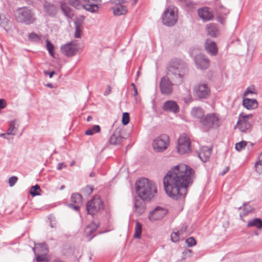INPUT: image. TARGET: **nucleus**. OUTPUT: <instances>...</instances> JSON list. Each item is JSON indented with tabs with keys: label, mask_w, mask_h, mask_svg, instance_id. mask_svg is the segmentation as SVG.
Here are the masks:
<instances>
[{
	"label": "nucleus",
	"mask_w": 262,
	"mask_h": 262,
	"mask_svg": "<svg viewBox=\"0 0 262 262\" xmlns=\"http://www.w3.org/2000/svg\"><path fill=\"white\" fill-rule=\"evenodd\" d=\"M197 12L198 16L203 21H210L214 17L213 11L209 7H203L200 8Z\"/></svg>",
	"instance_id": "nucleus-14"
},
{
	"label": "nucleus",
	"mask_w": 262,
	"mask_h": 262,
	"mask_svg": "<svg viewBox=\"0 0 262 262\" xmlns=\"http://www.w3.org/2000/svg\"><path fill=\"white\" fill-rule=\"evenodd\" d=\"M205 49L208 53L212 56H215L217 53V48L215 42L211 40H207L205 44Z\"/></svg>",
	"instance_id": "nucleus-22"
},
{
	"label": "nucleus",
	"mask_w": 262,
	"mask_h": 262,
	"mask_svg": "<svg viewBox=\"0 0 262 262\" xmlns=\"http://www.w3.org/2000/svg\"><path fill=\"white\" fill-rule=\"evenodd\" d=\"M7 105L6 101L4 99H0V110L6 107Z\"/></svg>",
	"instance_id": "nucleus-54"
},
{
	"label": "nucleus",
	"mask_w": 262,
	"mask_h": 262,
	"mask_svg": "<svg viewBox=\"0 0 262 262\" xmlns=\"http://www.w3.org/2000/svg\"><path fill=\"white\" fill-rule=\"evenodd\" d=\"M81 205V204H75V205H73V204H69L68 206L69 207L71 208L72 209L77 211L79 209Z\"/></svg>",
	"instance_id": "nucleus-52"
},
{
	"label": "nucleus",
	"mask_w": 262,
	"mask_h": 262,
	"mask_svg": "<svg viewBox=\"0 0 262 262\" xmlns=\"http://www.w3.org/2000/svg\"><path fill=\"white\" fill-rule=\"evenodd\" d=\"M46 47L48 50L49 54L52 56L54 57V52L53 50L54 49V46L51 43V42L49 40H46Z\"/></svg>",
	"instance_id": "nucleus-44"
},
{
	"label": "nucleus",
	"mask_w": 262,
	"mask_h": 262,
	"mask_svg": "<svg viewBox=\"0 0 262 262\" xmlns=\"http://www.w3.org/2000/svg\"><path fill=\"white\" fill-rule=\"evenodd\" d=\"M142 231V225L139 222H136L135 228V233L134 235V237L136 238H140Z\"/></svg>",
	"instance_id": "nucleus-33"
},
{
	"label": "nucleus",
	"mask_w": 262,
	"mask_h": 262,
	"mask_svg": "<svg viewBox=\"0 0 262 262\" xmlns=\"http://www.w3.org/2000/svg\"><path fill=\"white\" fill-rule=\"evenodd\" d=\"M243 105L248 110H252L257 106V102L254 99H245L243 100Z\"/></svg>",
	"instance_id": "nucleus-28"
},
{
	"label": "nucleus",
	"mask_w": 262,
	"mask_h": 262,
	"mask_svg": "<svg viewBox=\"0 0 262 262\" xmlns=\"http://www.w3.org/2000/svg\"><path fill=\"white\" fill-rule=\"evenodd\" d=\"M40 190L39 185H36L32 186L30 189V194L32 196H36L39 194V191Z\"/></svg>",
	"instance_id": "nucleus-43"
},
{
	"label": "nucleus",
	"mask_w": 262,
	"mask_h": 262,
	"mask_svg": "<svg viewBox=\"0 0 262 262\" xmlns=\"http://www.w3.org/2000/svg\"><path fill=\"white\" fill-rule=\"evenodd\" d=\"M194 61L197 69L201 70H206L210 65L209 59L202 54H199L195 56Z\"/></svg>",
	"instance_id": "nucleus-13"
},
{
	"label": "nucleus",
	"mask_w": 262,
	"mask_h": 262,
	"mask_svg": "<svg viewBox=\"0 0 262 262\" xmlns=\"http://www.w3.org/2000/svg\"><path fill=\"white\" fill-rule=\"evenodd\" d=\"M99 226V224L93 222L89 224L85 229L84 234L88 237L92 235L94 232L96 231V229Z\"/></svg>",
	"instance_id": "nucleus-27"
},
{
	"label": "nucleus",
	"mask_w": 262,
	"mask_h": 262,
	"mask_svg": "<svg viewBox=\"0 0 262 262\" xmlns=\"http://www.w3.org/2000/svg\"><path fill=\"white\" fill-rule=\"evenodd\" d=\"M62 53L67 56H72L76 52V46L73 43H69L61 47Z\"/></svg>",
	"instance_id": "nucleus-19"
},
{
	"label": "nucleus",
	"mask_w": 262,
	"mask_h": 262,
	"mask_svg": "<svg viewBox=\"0 0 262 262\" xmlns=\"http://www.w3.org/2000/svg\"><path fill=\"white\" fill-rule=\"evenodd\" d=\"M194 179V170L185 164H180L170 169L163 178L165 192L173 200H183Z\"/></svg>",
	"instance_id": "nucleus-1"
},
{
	"label": "nucleus",
	"mask_w": 262,
	"mask_h": 262,
	"mask_svg": "<svg viewBox=\"0 0 262 262\" xmlns=\"http://www.w3.org/2000/svg\"><path fill=\"white\" fill-rule=\"evenodd\" d=\"M256 171L259 174H262V155L259 157V160L255 164Z\"/></svg>",
	"instance_id": "nucleus-42"
},
{
	"label": "nucleus",
	"mask_w": 262,
	"mask_h": 262,
	"mask_svg": "<svg viewBox=\"0 0 262 262\" xmlns=\"http://www.w3.org/2000/svg\"><path fill=\"white\" fill-rule=\"evenodd\" d=\"M61 9L66 16L71 17L73 15L71 9L66 3H61Z\"/></svg>",
	"instance_id": "nucleus-35"
},
{
	"label": "nucleus",
	"mask_w": 262,
	"mask_h": 262,
	"mask_svg": "<svg viewBox=\"0 0 262 262\" xmlns=\"http://www.w3.org/2000/svg\"><path fill=\"white\" fill-rule=\"evenodd\" d=\"M15 17L17 21L27 25L33 24L36 20L34 11L26 7L17 9Z\"/></svg>",
	"instance_id": "nucleus-4"
},
{
	"label": "nucleus",
	"mask_w": 262,
	"mask_h": 262,
	"mask_svg": "<svg viewBox=\"0 0 262 262\" xmlns=\"http://www.w3.org/2000/svg\"><path fill=\"white\" fill-rule=\"evenodd\" d=\"M17 128L15 126V121L13 120L9 123V127L7 129V134L14 136L16 134Z\"/></svg>",
	"instance_id": "nucleus-34"
},
{
	"label": "nucleus",
	"mask_w": 262,
	"mask_h": 262,
	"mask_svg": "<svg viewBox=\"0 0 262 262\" xmlns=\"http://www.w3.org/2000/svg\"><path fill=\"white\" fill-rule=\"evenodd\" d=\"M229 13V10L223 6H221L220 8H219L217 13V17L218 21L221 24H224L226 18V15Z\"/></svg>",
	"instance_id": "nucleus-24"
},
{
	"label": "nucleus",
	"mask_w": 262,
	"mask_h": 262,
	"mask_svg": "<svg viewBox=\"0 0 262 262\" xmlns=\"http://www.w3.org/2000/svg\"><path fill=\"white\" fill-rule=\"evenodd\" d=\"M100 127L98 125H95L91 128L87 129L85 134L86 135L91 136L93 135L94 133H98L100 132Z\"/></svg>",
	"instance_id": "nucleus-39"
},
{
	"label": "nucleus",
	"mask_w": 262,
	"mask_h": 262,
	"mask_svg": "<svg viewBox=\"0 0 262 262\" xmlns=\"http://www.w3.org/2000/svg\"><path fill=\"white\" fill-rule=\"evenodd\" d=\"M34 253L36 255V261L37 262H47L48 261V259L47 257V253H42L39 254V252L34 251Z\"/></svg>",
	"instance_id": "nucleus-37"
},
{
	"label": "nucleus",
	"mask_w": 262,
	"mask_h": 262,
	"mask_svg": "<svg viewBox=\"0 0 262 262\" xmlns=\"http://www.w3.org/2000/svg\"><path fill=\"white\" fill-rule=\"evenodd\" d=\"M113 10L114 14L117 16L125 14L127 12V8L125 6L120 4V3L115 5L113 8Z\"/></svg>",
	"instance_id": "nucleus-26"
},
{
	"label": "nucleus",
	"mask_w": 262,
	"mask_h": 262,
	"mask_svg": "<svg viewBox=\"0 0 262 262\" xmlns=\"http://www.w3.org/2000/svg\"><path fill=\"white\" fill-rule=\"evenodd\" d=\"M134 96H137L138 95V91H137V89L136 88H134Z\"/></svg>",
	"instance_id": "nucleus-63"
},
{
	"label": "nucleus",
	"mask_w": 262,
	"mask_h": 262,
	"mask_svg": "<svg viewBox=\"0 0 262 262\" xmlns=\"http://www.w3.org/2000/svg\"><path fill=\"white\" fill-rule=\"evenodd\" d=\"M69 4L76 9H80L82 7V1L83 0H68Z\"/></svg>",
	"instance_id": "nucleus-41"
},
{
	"label": "nucleus",
	"mask_w": 262,
	"mask_h": 262,
	"mask_svg": "<svg viewBox=\"0 0 262 262\" xmlns=\"http://www.w3.org/2000/svg\"><path fill=\"white\" fill-rule=\"evenodd\" d=\"M95 176V173L94 172H91L90 174V177H94Z\"/></svg>",
	"instance_id": "nucleus-64"
},
{
	"label": "nucleus",
	"mask_w": 262,
	"mask_h": 262,
	"mask_svg": "<svg viewBox=\"0 0 262 262\" xmlns=\"http://www.w3.org/2000/svg\"><path fill=\"white\" fill-rule=\"evenodd\" d=\"M191 115L194 118L203 119L204 111L201 107H193L191 111Z\"/></svg>",
	"instance_id": "nucleus-31"
},
{
	"label": "nucleus",
	"mask_w": 262,
	"mask_h": 262,
	"mask_svg": "<svg viewBox=\"0 0 262 262\" xmlns=\"http://www.w3.org/2000/svg\"><path fill=\"white\" fill-rule=\"evenodd\" d=\"M252 117V115L251 114H240L238 116V120L235 127L239 129L242 132H249L251 130L252 126L250 121Z\"/></svg>",
	"instance_id": "nucleus-7"
},
{
	"label": "nucleus",
	"mask_w": 262,
	"mask_h": 262,
	"mask_svg": "<svg viewBox=\"0 0 262 262\" xmlns=\"http://www.w3.org/2000/svg\"><path fill=\"white\" fill-rule=\"evenodd\" d=\"M136 186L138 195L143 200L150 201L157 193L155 183L146 178H142L137 181Z\"/></svg>",
	"instance_id": "nucleus-2"
},
{
	"label": "nucleus",
	"mask_w": 262,
	"mask_h": 262,
	"mask_svg": "<svg viewBox=\"0 0 262 262\" xmlns=\"http://www.w3.org/2000/svg\"><path fill=\"white\" fill-rule=\"evenodd\" d=\"M169 145V138L166 135H162L156 139L152 142V147L156 152H162L165 150Z\"/></svg>",
	"instance_id": "nucleus-10"
},
{
	"label": "nucleus",
	"mask_w": 262,
	"mask_h": 262,
	"mask_svg": "<svg viewBox=\"0 0 262 262\" xmlns=\"http://www.w3.org/2000/svg\"><path fill=\"white\" fill-rule=\"evenodd\" d=\"M71 201L74 204H82V197L78 193H73L71 196Z\"/></svg>",
	"instance_id": "nucleus-40"
},
{
	"label": "nucleus",
	"mask_w": 262,
	"mask_h": 262,
	"mask_svg": "<svg viewBox=\"0 0 262 262\" xmlns=\"http://www.w3.org/2000/svg\"><path fill=\"white\" fill-rule=\"evenodd\" d=\"M204 128L209 129L220 126V121L219 116L215 113H211L205 116L200 121Z\"/></svg>",
	"instance_id": "nucleus-6"
},
{
	"label": "nucleus",
	"mask_w": 262,
	"mask_h": 262,
	"mask_svg": "<svg viewBox=\"0 0 262 262\" xmlns=\"http://www.w3.org/2000/svg\"><path fill=\"white\" fill-rule=\"evenodd\" d=\"M129 121V115L128 113H124L122 115V122L123 125H127Z\"/></svg>",
	"instance_id": "nucleus-47"
},
{
	"label": "nucleus",
	"mask_w": 262,
	"mask_h": 262,
	"mask_svg": "<svg viewBox=\"0 0 262 262\" xmlns=\"http://www.w3.org/2000/svg\"><path fill=\"white\" fill-rule=\"evenodd\" d=\"M207 32L208 35L215 37L218 34V29L214 24H209L207 26Z\"/></svg>",
	"instance_id": "nucleus-30"
},
{
	"label": "nucleus",
	"mask_w": 262,
	"mask_h": 262,
	"mask_svg": "<svg viewBox=\"0 0 262 262\" xmlns=\"http://www.w3.org/2000/svg\"><path fill=\"white\" fill-rule=\"evenodd\" d=\"M34 251L47 253L48 251L47 245L45 243L38 244L36 246Z\"/></svg>",
	"instance_id": "nucleus-36"
},
{
	"label": "nucleus",
	"mask_w": 262,
	"mask_h": 262,
	"mask_svg": "<svg viewBox=\"0 0 262 262\" xmlns=\"http://www.w3.org/2000/svg\"><path fill=\"white\" fill-rule=\"evenodd\" d=\"M177 20V8L173 6H168L163 14L162 21L163 24L169 27L173 26Z\"/></svg>",
	"instance_id": "nucleus-5"
},
{
	"label": "nucleus",
	"mask_w": 262,
	"mask_h": 262,
	"mask_svg": "<svg viewBox=\"0 0 262 262\" xmlns=\"http://www.w3.org/2000/svg\"><path fill=\"white\" fill-rule=\"evenodd\" d=\"M239 209H242V207L239 208ZM243 213L240 214V217L242 219L243 215L245 216L249 213L253 209L252 207L249 204V203H244L243 204Z\"/></svg>",
	"instance_id": "nucleus-32"
},
{
	"label": "nucleus",
	"mask_w": 262,
	"mask_h": 262,
	"mask_svg": "<svg viewBox=\"0 0 262 262\" xmlns=\"http://www.w3.org/2000/svg\"><path fill=\"white\" fill-rule=\"evenodd\" d=\"M162 109L164 111L177 113L179 111V106L174 101L168 100L164 102Z\"/></svg>",
	"instance_id": "nucleus-17"
},
{
	"label": "nucleus",
	"mask_w": 262,
	"mask_h": 262,
	"mask_svg": "<svg viewBox=\"0 0 262 262\" xmlns=\"http://www.w3.org/2000/svg\"><path fill=\"white\" fill-rule=\"evenodd\" d=\"M247 145V142L246 141H241L235 144V149L237 151H241L242 149L245 148Z\"/></svg>",
	"instance_id": "nucleus-46"
},
{
	"label": "nucleus",
	"mask_w": 262,
	"mask_h": 262,
	"mask_svg": "<svg viewBox=\"0 0 262 262\" xmlns=\"http://www.w3.org/2000/svg\"><path fill=\"white\" fill-rule=\"evenodd\" d=\"M9 20L4 14H0V26L3 27L6 26L8 23Z\"/></svg>",
	"instance_id": "nucleus-45"
},
{
	"label": "nucleus",
	"mask_w": 262,
	"mask_h": 262,
	"mask_svg": "<svg viewBox=\"0 0 262 262\" xmlns=\"http://www.w3.org/2000/svg\"><path fill=\"white\" fill-rule=\"evenodd\" d=\"M253 93L252 91H251L249 88H247L245 92H244V96H247L249 94Z\"/></svg>",
	"instance_id": "nucleus-59"
},
{
	"label": "nucleus",
	"mask_w": 262,
	"mask_h": 262,
	"mask_svg": "<svg viewBox=\"0 0 262 262\" xmlns=\"http://www.w3.org/2000/svg\"><path fill=\"white\" fill-rule=\"evenodd\" d=\"M67 167V165L63 162L59 163L57 164V169L58 170H61L63 168H66Z\"/></svg>",
	"instance_id": "nucleus-55"
},
{
	"label": "nucleus",
	"mask_w": 262,
	"mask_h": 262,
	"mask_svg": "<svg viewBox=\"0 0 262 262\" xmlns=\"http://www.w3.org/2000/svg\"><path fill=\"white\" fill-rule=\"evenodd\" d=\"M104 208L103 203L100 197L96 196L89 201L86 209L89 214L94 215Z\"/></svg>",
	"instance_id": "nucleus-8"
},
{
	"label": "nucleus",
	"mask_w": 262,
	"mask_h": 262,
	"mask_svg": "<svg viewBox=\"0 0 262 262\" xmlns=\"http://www.w3.org/2000/svg\"><path fill=\"white\" fill-rule=\"evenodd\" d=\"M114 2L117 3L116 0H113ZM129 1V0H118V3H127Z\"/></svg>",
	"instance_id": "nucleus-61"
},
{
	"label": "nucleus",
	"mask_w": 262,
	"mask_h": 262,
	"mask_svg": "<svg viewBox=\"0 0 262 262\" xmlns=\"http://www.w3.org/2000/svg\"><path fill=\"white\" fill-rule=\"evenodd\" d=\"M170 77L167 76H163L161 80L160 88L162 94L165 95H170L173 91V83L170 81Z\"/></svg>",
	"instance_id": "nucleus-12"
},
{
	"label": "nucleus",
	"mask_w": 262,
	"mask_h": 262,
	"mask_svg": "<svg viewBox=\"0 0 262 262\" xmlns=\"http://www.w3.org/2000/svg\"><path fill=\"white\" fill-rule=\"evenodd\" d=\"M138 2V0H133V1L132 2V3H131V5L132 6H134L136 4V3H137Z\"/></svg>",
	"instance_id": "nucleus-62"
},
{
	"label": "nucleus",
	"mask_w": 262,
	"mask_h": 262,
	"mask_svg": "<svg viewBox=\"0 0 262 262\" xmlns=\"http://www.w3.org/2000/svg\"><path fill=\"white\" fill-rule=\"evenodd\" d=\"M111 91V88L110 86L108 85L106 90L105 91L104 95L105 96L108 95Z\"/></svg>",
	"instance_id": "nucleus-57"
},
{
	"label": "nucleus",
	"mask_w": 262,
	"mask_h": 262,
	"mask_svg": "<svg viewBox=\"0 0 262 262\" xmlns=\"http://www.w3.org/2000/svg\"><path fill=\"white\" fill-rule=\"evenodd\" d=\"M46 12L50 16H54L56 13V9L53 5L48 4L45 5Z\"/></svg>",
	"instance_id": "nucleus-38"
},
{
	"label": "nucleus",
	"mask_w": 262,
	"mask_h": 262,
	"mask_svg": "<svg viewBox=\"0 0 262 262\" xmlns=\"http://www.w3.org/2000/svg\"><path fill=\"white\" fill-rule=\"evenodd\" d=\"M185 6L188 10L192 11L196 8V4L192 2H186Z\"/></svg>",
	"instance_id": "nucleus-48"
},
{
	"label": "nucleus",
	"mask_w": 262,
	"mask_h": 262,
	"mask_svg": "<svg viewBox=\"0 0 262 262\" xmlns=\"http://www.w3.org/2000/svg\"><path fill=\"white\" fill-rule=\"evenodd\" d=\"M9 135V134H7V132L6 133L0 134V137H3L4 138L8 140L9 139V138L8 137Z\"/></svg>",
	"instance_id": "nucleus-60"
},
{
	"label": "nucleus",
	"mask_w": 262,
	"mask_h": 262,
	"mask_svg": "<svg viewBox=\"0 0 262 262\" xmlns=\"http://www.w3.org/2000/svg\"><path fill=\"white\" fill-rule=\"evenodd\" d=\"M191 250L190 249H185L182 253L183 257L190 256L191 254Z\"/></svg>",
	"instance_id": "nucleus-53"
},
{
	"label": "nucleus",
	"mask_w": 262,
	"mask_h": 262,
	"mask_svg": "<svg viewBox=\"0 0 262 262\" xmlns=\"http://www.w3.org/2000/svg\"><path fill=\"white\" fill-rule=\"evenodd\" d=\"M187 226L185 224H183L177 231H173L171 234V240L173 242H177L179 241L183 235L186 232Z\"/></svg>",
	"instance_id": "nucleus-18"
},
{
	"label": "nucleus",
	"mask_w": 262,
	"mask_h": 262,
	"mask_svg": "<svg viewBox=\"0 0 262 262\" xmlns=\"http://www.w3.org/2000/svg\"><path fill=\"white\" fill-rule=\"evenodd\" d=\"M247 227H254L261 230L262 229V220L259 218L253 219L248 222Z\"/></svg>",
	"instance_id": "nucleus-29"
},
{
	"label": "nucleus",
	"mask_w": 262,
	"mask_h": 262,
	"mask_svg": "<svg viewBox=\"0 0 262 262\" xmlns=\"http://www.w3.org/2000/svg\"><path fill=\"white\" fill-rule=\"evenodd\" d=\"M229 170V167L228 166H227L224 168L222 172H221V174L222 176H224L225 174L227 172H228Z\"/></svg>",
	"instance_id": "nucleus-56"
},
{
	"label": "nucleus",
	"mask_w": 262,
	"mask_h": 262,
	"mask_svg": "<svg viewBox=\"0 0 262 262\" xmlns=\"http://www.w3.org/2000/svg\"><path fill=\"white\" fill-rule=\"evenodd\" d=\"M167 213V211L162 207H157L148 215V219L151 221H157L162 219Z\"/></svg>",
	"instance_id": "nucleus-16"
},
{
	"label": "nucleus",
	"mask_w": 262,
	"mask_h": 262,
	"mask_svg": "<svg viewBox=\"0 0 262 262\" xmlns=\"http://www.w3.org/2000/svg\"><path fill=\"white\" fill-rule=\"evenodd\" d=\"M211 151L212 148L208 146H203L200 149L199 157L202 162H205L209 160Z\"/></svg>",
	"instance_id": "nucleus-21"
},
{
	"label": "nucleus",
	"mask_w": 262,
	"mask_h": 262,
	"mask_svg": "<svg viewBox=\"0 0 262 262\" xmlns=\"http://www.w3.org/2000/svg\"><path fill=\"white\" fill-rule=\"evenodd\" d=\"M17 181V178L15 176L11 177L9 178V185L12 187L15 185Z\"/></svg>",
	"instance_id": "nucleus-51"
},
{
	"label": "nucleus",
	"mask_w": 262,
	"mask_h": 262,
	"mask_svg": "<svg viewBox=\"0 0 262 262\" xmlns=\"http://www.w3.org/2000/svg\"><path fill=\"white\" fill-rule=\"evenodd\" d=\"M177 150L181 155L190 151V140L186 134H183L180 136L178 141Z\"/></svg>",
	"instance_id": "nucleus-9"
},
{
	"label": "nucleus",
	"mask_w": 262,
	"mask_h": 262,
	"mask_svg": "<svg viewBox=\"0 0 262 262\" xmlns=\"http://www.w3.org/2000/svg\"><path fill=\"white\" fill-rule=\"evenodd\" d=\"M85 3L82 8L91 13H96L98 11V5L101 3V0H83Z\"/></svg>",
	"instance_id": "nucleus-15"
},
{
	"label": "nucleus",
	"mask_w": 262,
	"mask_h": 262,
	"mask_svg": "<svg viewBox=\"0 0 262 262\" xmlns=\"http://www.w3.org/2000/svg\"><path fill=\"white\" fill-rule=\"evenodd\" d=\"M29 39L31 41H37L40 40V37L37 34L32 33L29 35Z\"/></svg>",
	"instance_id": "nucleus-50"
},
{
	"label": "nucleus",
	"mask_w": 262,
	"mask_h": 262,
	"mask_svg": "<svg viewBox=\"0 0 262 262\" xmlns=\"http://www.w3.org/2000/svg\"><path fill=\"white\" fill-rule=\"evenodd\" d=\"M186 243L188 247H192L195 245L196 241L193 237H190L186 240Z\"/></svg>",
	"instance_id": "nucleus-49"
},
{
	"label": "nucleus",
	"mask_w": 262,
	"mask_h": 262,
	"mask_svg": "<svg viewBox=\"0 0 262 262\" xmlns=\"http://www.w3.org/2000/svg\"><path fill=\"white\" fill-rule=\"evenodd\" d=\"M83 18H77L74 21V25L75 27V32L74 34V36L75 38H79L81 37L82 34V25L83 23Z\"/></svg>",
	"instance_id": "nucleus-25"
},
{
	"label": "nucleus",
	"mask_w": 262,
	"mask_h": 262,
	"mask_svg": "<svg viewBox=\"0 0 262 262\" xmlns=\"http://www.w3.org/2000/svg\"><path fill=\"white\" fill-rule=\"evenodd\" d=\"M193 92L200 99L207 98L210 94V89L205 83H200L193 89Z\"/></svg>",
	"instance_id": "nucleus-11"
},
{
	"label": "nucleus",
	"mask_w": 262,
	"mask_h": 262,
	"mask_svg": "<svg viewBox=\"0 0 262 262\" xmlns=\"http://www.w3.org/2000/svg\"><path fill=\"white\" fill-rule=\"evenodd\" d=\"M123 139L120 131L119 129H116L112 135L110 139V143L112 145H119Z\"/></svg>",
	"instance_id": "nucleus-23"
},
{
	"label": "nucleus",
	"mask_w": 262,
	"mask_h": 262,
	"mask_svg": "<svg viewBox=\"0 0 262 262\" xmlns=\"http://www.w3.org/2000/svg\"><path fill=\"white\" fill-rule=\"evenodd\" d=\"M188 73V68L185 62L181 60L171 61L167 68V75L177 85L182 83Z\"/></svg>",
	"instance_id": "nucleus-3"
},
{
	"label": "nucleus",
	"mask_w": 262,
	"mask_h": 262,
	"mask_svg": "<svg viewBox=\"0 0 262 262\" xmlns=\"http://www.w3.org/2000/svg\"><path fill=\"white\" fill-rule=\"evenodd\" d=\"M44 73L46 75H47L48 74L49 76V77L51 78L52 77L53 75L55 74V72L54 71H52V72H49L48 71H44Z\"/></svg>",
	"instance_id": "nucleus-58"
},
{
	"label": "nucleus",
	"mask_w": 262,
	"mask_h": 262,
	"mask_svg": "<svg viewBox=\"0 0 262 262\" xmlns=\"http://www.w3.org/2000/svg\"><path fill=\"white\" fill-rule=\"evenodd\" d=\"M144 201L141 199L135 200L134 211L137 215H141L145 211L146 205Z\"/></svg>",
	"instance_id": "nucleus-20"
}]
</instances>
